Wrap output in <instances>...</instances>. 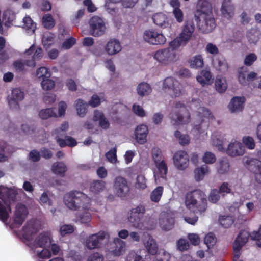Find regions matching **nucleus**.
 I'll return each mask as SVG.
<instances>
[{
	"label": "nucleus",
	"mask_w": 261,
	"mask_h": 261,
	"mask_svg": "<svg viewBox=\"0 0 261 261\" xmlns=\"http://www.w3.org/2000/svg\"><path fill=\"white\" fill-rule=\"evenodd\" d=\"M185 203L194 213L202 214L207 208V199L203 192L197 189L187 194Z\"/></svg>",
	"instance_id": "nucleus-1"
},
{
	"label": "nucleus",
	"mask_w": 261,
	"mask_h": 261,
	"mask_svg": "<svg viewBox=\"0 0 261 261\" xmlns=\"http://www.w3.org/2000/svg\"><path fill=\"white\" fill-rule=\"evenodd\" d=\"M64 201L69 209L74 211L81 207L87 210L90 206V199L86 194L77 191H72L66 193L64 196Z\"/></svg>",
	"instance_id": "nucleus-2"
},
{
	"label": "nucleus",
	"mask_w": 261,
	"mask_h": 261,
	"mask_svg": "<svg viewBox=\"0 0 261 261\" xmlns=\"http://www.w3.org/2000/svg\"><path fill=\"white\" fill-rule=\"evenodd\" d=\"M17 193L12 189H4L2 201L0 200V220L6 222L9 217V213L11 212L10 204L14 202Z\"/></svg>",
	"instance_id": "nucleus-3"
},
{
	"label": "nucleus",
	"mask_w": 261,
	"mask_h": 261,
	"mask_svg": "<svg viewBox=\"0 0 261 261\" xmlns=\"http://www.w3.org/2000/svg\"><path fill=\"white\" fill-rule=\"evenodd\" d=\"M169 118L173 125L185 124L190 121V114L185 105L180 102L175 103V109L169 114Z\"/></svg>",
	"instance_id": "nucleus-4"
},
{
	"label": "nucleus",
	"mask_w": 261,
	"mask_h": 261,
	"mask_svg": "<svg viewBox=\"0 0 261 261\" xmlns=\"http://www.w3.org/2000/svg\"><path fill=\"white\" fill-rule=\"evenodd\" d=\"M143 38L145 42L154 45H163L166 41V38L163 34L158 32L154 29L145 30Z\"/></svg>",
	"instance_id": "nucleus-5"
},
{
	"label": "nucleus",
	"mask_w": 261,
	"mask_h": 261,
	"mask_svg": "<svg viewBox=\"0 0 261 261\" xmlns=\"http://www.w3.org/2000/svg\"><path fill=\"white\" fill-rule=\"evenodd\" d=\"M28 214V210L24 204L21 203L17 204L13 216V222L10 227L13 228L20 226L25 221Z\"/></svg>",
	"instance_id": "nucleus-6"
},
{
	"label": "nucleus",
	"mask_w": 261,
	"mask_h": 261,
	"mask_svg": "<svg viewBox=\"0 0 261 261\" xmlns=\"http://www.w3.org/2000/svg\"><path fill=\"white\" fill-rule=\"evenodd\" d=\"M198 18L199 29L203 33L211 32L216 27L215 19L212 12L202 14Z\"/></svg>",
	"instance_id": "nucleus-7"
},
{
	"label": "nucleus",
	"mask_w": 261,
	"mask_h": 261,
	"mask_svg": "<svg viewBox=\"0 0 261 261\" xmlns=\"http://www.w3.org/2000/svg\"><path fill=\"white\" fill-rule=\"evenodd\" d=\"M113 190L116 195L123 198L128 194L130 187L125 178L122 176H117L115 178L114 182Z\"/></svg>",
	"instance_id": "nucleus-8"
},
{
	"label": "nucleus",
	"mask_w": 261,
	"mask_h": 261,
	"mask_svg": "<svg viewBox=\"0 0 261 261\" xmlns=\"http://www.w3.org/2000/svg\"><path fill=\"white\" fill-rule=\"evenodd\" d=\"M90 27V34L95 37H98L105 33L106 26L105 22L100 17L93 16L89 22Z\"/></svg>",
	"instance_id": "nucleus-9"
},
{
	"label": "nucleus",
	"mask_w": 261,
	"mask_h": 261,
	"mask_svg": "<svg viewBox=\"0 0 261 261\" xmlns=\"http://www.w3.org/2000/svg\"><path fill=\"white\" fill-rule=\"evenodd\" d=\"M175 52L170 48L157 50L154 54V58L159 63L168 65L173 62L175 58Z\"/></svg>",
	"instance_id": "nucleus-10"
},
{
	"label": "nucleus",
	"mask_w": 261,
	"mask_h": 261,
	"mask_svg": "<svg viewBox=\"0 0 261 261\" xmlns=\"http://www.w3.org/2000/svg\"><path fill=\"white\" fill-rule=\"evenodd\" d=\"M250 234L245 230H241L233 243V249L234 251L233 261L239 259L241 255L240 250L242 247L248 241Z\"/></svg>",
	"instance_id": "nucleus-11"
},
{
	"label": "nucleus",
	"mask_w": 261,
	"mask_h": 261,
	"mask_svg": "<svg viewBox=\"0 0 261 261\" xmlns=\"http://www.w3.org/2000/svg\"><path fill=\"white\" fill-rule=\"evenodd\" d=\"M107 236L108 234L104 231L90 235L86 240V246L90 250L100 248L102 241Z\"/></svg>",
	"instance_id": "nucleus-12"
},
{
	"label": "nucleus",
	"mask_w": 261,
	"mask_h": 261,
	"mask_svg": "<svg viewBox=\"0 0 261 261\" xmlns=\"http://www.w3.org/2000/svg\"><path fill=\"white\" fill-rule=\"evenodd\" d=\"M163 88L171 90L172 93L171 95L173 97H178L181 94V84L172 77H168L164 80Z\"/></svg>",
	"instance_id": "nucleus-13"
},
{
	"label": "nucleus",
	"mask_w": 261,
	"mask_h": 261,
	"mask_svg": "<svg viewBox=\"0 0 261 261\" xmlns=\"http://www.w3.org/2000/svg\"><path fill=\"white\" fill-rule=\"evenodd\" d=\"M145 212V207L142 205H139L130 210L128 220L133 226L135 228H139L140 226L141 219L143 217Z\"/></svg>",
	"instance_id": "nucleus-14"
},
{
	"label": "nucleus",
	"mask_w": 261,
	"mask_h": 261,
	"mask_svg": "<svg viewBox=\"0 0 261 261\" xmlns=\"http://www.w3.org/2000/svg\"><path fill=\"white\" fill-rule=\"evenodd\" d=\"M196 113L198 119L200 120V123L195 125L194 128L197 130L198 133H202L201 127L203 123L205 122L206 123L205 126L207 127L208 125V122L206 120H208L210 118H213L214 117L211 111L205 107L199 108Z\"/></svg>",
	"instance_id": "nucleus-15"
},
{
	"label": "nucleus",
	"mask_w": 261,
	"mask_h": 261,
	"mask_svg": "<svg viewBox=\"0 0 261 261\" xmlns=\"http://www.w3.org/2000/svg\"><path fill=\"white\" fill-rule=\"evenodd\" d=\"M175 166L179 170H184L189 164V159L187 153L182 150L176 152L173 156Z\"/></svg>",
	"instance_id": "nucleus-16"
},
{
	"label": "nucleus",
	"mask_w": 261,
	"mask_h": 261,
	"mask_svg": "<svg viewBox=\"0 0 261 261\" xmlns=\"http://www.w3.org/2000/svg\"><path fill=\"white\" fill-rule=\"evenodd\" d=\"M194 30L195 25L193 21H187L184 23L179 36L187 43L191 39Z\"/></svg>",
	"instance_id": "nucleus-17"
},
{
	"label": "nucleus",
	"mask_w": 261,
	"mask_h": 261,
	"mask_svg": "<svg viewBox=\"0 0 261 261\" xmlns=\"http://www.w3.org/2000/svg\"><path fill=\"white\" fill-rule=\"evenodd\" d=\"M22 237L27 241L33 239V235L38 232V228L35 222L32 220L28 221L22 228Z\"/></svg>",
	"instance_id": "nucleus-18"
},
{
	"label": "nucleus",
	"mask_w": 261,
	"mask_h": 261,
	"mask_svg": "<svg viewBox=\"0 0 261 261\" xmlns=\"http://www.w3.org/2000/svg\"><path fill=\"white\" fill-rule=\"evenodd\" d=\"M245 150V147L241 143L234 142L229 144L226 152L229 156L234 157L243 155Z\"/></svg>",
	"instance_id": "nucleus-19"
},
{
	"label": "nucleus",
	"mask_w": 261,
	"mask_h": 261,
	"mask_svg": "<svg viewBox=\"0 0 261 261\" xmlns=\"http://www.w3.org/2000/svg\"><path fill=\"white\" fill-rule=\"evenodd\" d=\"M243 162L248 169L254 174L261 170V161L247 156H244Z\"/></svg>",
	"instance_id": "nucleus-20"
},
{
	"label": "nucleus",
	"mask_w": 261,
	"mask_h": 261,
	"mask_svg": "<svg viewBox=\"0 0 261 261\" xmlns=\"http://www.w3.org/2000/svg\"><path fill=\"white\" fill-rule=\"evenodd\" d=\"M93 120L98 122L99 126L103 129H108L110 126V122L106 117L104 113L98 110L94 111Z\"/></svg>",
	"instance_id": "nucleus-21"
},
{
	"label": "nucleus",
	"mask_w": 261,
	"mask_h": 261,
	"mask_svg": "<svg viewBox=\"0 0 261 261\" xmlns=\"http://www.w3.org/2000/svg\"><path fill=\"white\" fill-rule=\"evenodd\" d=\"M148 133V127L146 125L142 124L138 126L135 131V139L140 144H144L147 141V135Z\"/></svg>",
	"instance_id": "nucleus-22"
},
{
	"label": "nucleus",
	"mask_w": 261,
	"mask_h": 261,
	"mask_svg": "<svg viewBox=\"0 0 261 261\" xmlns=\"http://www.w3.org/2000/svg\"><path fill=\"white\" fill-rule=\"evenodd\" d=\"M24 93L19 88H15L12 90L11 96L8 102L10 107H19L18 102L24 98Z\"/></svg>",
	"instance_id": "nucleus-23"
},
{
	"label": "nucleus",
	"mask_w": 261,
	"mask_h": 261,
	"mask_svg": "<svg viewBox=\"0 0 261 261\" xmlns=\"http://www.w3.org/2000/svg\"><path fill=\"white\" fill-rule=\"evenodd\" d=\"M51 242L49 233L47 232H43L36 237L34 241L33 246L35 248L44 247L50 245Z\"/></svg>",
	"instance_id": "nucleus-24"
},
{
	"label": "nucleus",
	"mask_w": 261,
	"mask_h": 261,
	"mask_svg": "<svg viewBox=\"0 0 261 261\" xmlns=\"http://www.w3.org/2000/svg\"><path fill=\"white\" fill-rule=\"evenodd\" d=\"M234 7L230 0H224L221 6V12L222 16L228 19H231L234 15Z\"/></svg>",
	"instance_id": "nucleus-25"
},
{
	"label": "nucleus",
	"mask_w": 261,
	"mask_h": 261,
	"mask_svg": "<svg viewBox=\"0 0 261 261\" xmlns=\"http://www.w3.org/2000/svg\"><path fill=\"white\" fill-rule=\"evenodd\" d=\"M244 97L236 96L232 98L229 105V109L231 112L242 111L244 108V103L245 102Z\"/></svg>",
	"instance_id": "nucleus-26"
},
{
	"label": "nucleus",
	"mask_w": 261,
	"mask_h": 261,
	"mask_svg": "<svg viewBox=\"0 0 261 261\" xmlns=\"http://www.w3.org/2000/svg\"><path fill=\"white\" fill-rule=\"evenodd\" d=\"M105 49L110 55H113L119 53L121 50V46L119 41L116 39H112L107 43Z\"/></svg>",
	"instance_id": "nucleus-27"
},
{
	"label": "nucleus",
	"mask_w": 261,
	"mask_h": 261,
	"mask_svg": "<svg viewBox=\"0 0 261 261\" xmlns=\"http://www.w3.org/2000/svg\"><path fill=\"white\" fill-rule=\"evenodd\" d=\"M152 18L154 24L162 28H166L169 25L167 16L162 13L155 14Z\"/></svg>",
	"instance_id": "nucleus-28"
},
{
	"label": "nucleus",
	"mask_w": 261,
	"mask_h": 261,
	"mask_svg": "<svg viewBox=\"0 0 261 261\" xmlns=\"http://www.w3.org/2000/svg\"><path fill=\"white\" fill-rule=\"evenodd\" d=\"M174 223V218L169 215H166L160 219V226L165 230H171L173 228Z\"/></svg>",
	"instance_id": "nucleus-29"
},
{
	"label": "nucleus",
	"mask_w": 261,
	"mask_h": 261,
	"mask_svg": "<svg viewBox=\"0 0 261 261\" xmlns=\"http://www.w3.org/2000/svg\"><path fill=\"white\" fill-rule=\"evenodd\" d=\"M114 249L113 250V253L115 256H119L122 254L125 251L126 245L124 241L120 239L116 238L114 240Z\"/></svg>",
	"instance_id": "nucleus-30"
},
{
	"label": "nucleus",
	"mask_w": 261,
	"mask_h": 261,
	"mask_svg": "<svg viewBox=\"0 0 261 261\" xmlns=\"http://www.w3.org/2000/svg\"><path fill=\"white\" fill-rule=\"evenodd\" d=\"M197 81L204 86L211 84L213 82L212 75L210 71L203 70L200 72V75L197 76Z\"/></svg>",
	"instance_id": "nucleus-31"
},
{
	"label": "nucleus",
	"mask_w": 261,
	"mask_h": 261,
	"mask_svg": "<svg viewBox=\"0 0 261 261\" xmlns=\"http://www.w3.org/2000/svg\"><path fill=\"white\" fill-rule=\"evenodd\" d=\"M57 142L61 147H64L66 146L72 147L77 145L76 140L71 136H65V139L58 137L56 139Z\"/></svg>",
	"instance_id": "nucleus-32"
},
{
	"label": "nucleus",
	"mask_w": 261,
	"mask_h": 261,
	"mask_svg": "<svg viewBox=\"0 0 261 261\" xmlns=\"http://www.w3.org/2000/svg\"><path fill=\"white\" fill-rule=\"evenodd\" d=\"M67 170V168L66 165L61 162H57L54 163L51 167V170L53 172L61 177L64 176Z\"/></svg>",
	"instance_id": "nucleus-33"
},
{
	"label": "nucleus",
	"mask_w": 261,
	"mask_h": 261,
	"mask_svg": "<svg viewBox=\"0 0 261 261\" xmlns=\"http://www.w3.org/2000/svg\"><path fill=\"white\" fill-rule=\"evenodd\" d=\"M145 248L148 253L151 255H155L158 251V246L154 239L151 236L148 237V240L144 243Z\"/></svg>",
	"instance_id": "nucleus-34"
},
{
	"label": "nucleus",
	"mask_w": 261,
	"mask_h": 261,
	"mask_svg": "<svg viewBox=\"0 0 261 261\" xmlns=\"http://www.w3.org/2000/svg\"><path fill=\"white\" fill-rule=\"evenodd\" d=\"M32 60H25V64L29 67H34L36 66V61L40 60L43 57V50L41 47L35 48Z\"/></svg>",
	"instance_id": "nucleus-35"
},
{
	"label": "nucleus",
	"mask_w": 261,
	"mask_h": 261,
	"mask_svg": "<svg viewBox=\"0 0 261 261\" xmlns=\"http://www.w3.org/2000/svg\"><path fill=\"white\" fill-rule=\"evenodd\" d=\"M260 36L261 32L257 29L252 28L247 33V38L250 43L256 44L259 41Z\"/></svg>",
	"instance_id": "nucleus-36"
},
{
	"label": "nucleus",
	"mask_w": 261,
	"mask_h": 261,
	"mask_svg": "<svg viewBox=\"0 0 261 261\" xmlns=\"http://www.w3.org/2000/svg\"><path fill=\"white\" fill-rule=\"evenodd\" d=\"M106 187V182L102 180L93 181L90 185V191L94 194H98L102 191Z\"/></svg>",
	"instance_id": "nucleus-37"
},
{
	"label": "nucleus",
	"mask_w": 261,
	"mask_h": 261,
	"mask_svg": "<svg viewBox=\"0 0 261 261\" xmlns=\"http://www.w3.org/2000/svg\"><path fill=\"white\" fill-rule=\"evenodd\" d=\"M197 11L199 12V16L200 15L205 13H211V7L208 2L205 0H199L197 3Z\"/></svg>",
	"instance_id": "nucleus-38"
},
{
	"label": "nucleus",
	"mask_w": 261,
	"mask_h": 261,
	"mask_svg": "<svg viewBox=\"0 0 261 261\" xmlns=\"http://www.w3.org/2000/svg\"><path fill=\"white\" fill-rule=\"evenodd\" d=\"M208 172V167L206 165H203L200 168H197L194 170L195 178L196 181H199L202 180L206 173Z\"/></svg>",
	"instance_id": "nucleus-39"
},
{
	"label": "nucleus",
	"mask_w": 261,
	"mask_h": 261,
	"mask_svg": "<svg viewBox=\"0 0 261 261\" xmlns=\"http://www.w3.org/2000/svg\"><path fill=\"white\" fill-rule=\"evenodd\" d=\"M76 109L78 115L84 117L87 111V104L81 99H78L76 101Z\"/></svg>",
	"instance_id": "nucleus-40"
},
{
	"label": "nucleus",
	"mask_w": 261,
	"mask_h": 261,
	"mask_svg": "<svg viewBox=\"0 0 261 261\" xmlns=\"http://www.w3.org/2000/svg\"><path fill=\"white\" fill-rule=\"evenodd\" d=\"M42 22L43 27L47 29H51L55 25V21L50 14L43 15L42 18Z\"/></svg>",
	"instance_id": "nucleus-41"
},
{
	"label": "nucleus",
	"mask_w": 261,
	"mask_h": 261,
	"mask_svg": "<svg viewBox=\"0 0 261 261\" xmlns=\"http://www.w3.org/2000/svg\"><path fill=\"white\" fill-rule=\"evenodd\" d=\"M190 67L193 68H201L203 64V59L201 55H198L193 57L189 62Z\"/></svg>",
	"instance_id": "nucleus-42"
},
{
	"label": "nucleus",
	"mask_w": 261,
	"mask_h": 261,
	"mask_svg": "<svg viewBox=\"0 0 261 261\" xmlns=\"http://www.w3.org/2000/svg\"><path fill=\"white\" fill-rule=\"evenodd\" d=\"M151 92L150 86L146 83L139 84L137 87V92L141 96L147 95Z\"/></svg>",
	"instance_id": "nucleus-43"
},
{
	"label": "nucleus",
	"mask_w": 261,
	"mask_h": 261,
	"mask_svg": "<svg viewBox=\"0 0 261 261\" xmlns=\"http://www.w3.org/2000/svg\"><path fill=\"white\" fill-rule=\"evenodd\" d=\"M220 224L224 228L230 227L234 223V219L230 216H221L219 218Z\"/></svg>",
	"instance_id": "nucleus-44"
},
{
	"label": "nucleus",
	"mask_w": 261,
	"mask_h": 261,
	"mask_svg": "<svg viewBox=\"0 0 261 261\" xmlns=\"http://www.w3.org/2000/svg\"><path fill=\"white\" fill-rule=\"evenodd\" d=\"M216 90L219 93H224L227 88L226 81L224 79L217 77L215 82Z\"/></svg>",
	"instance_id": "nucleus-45"
},
{
	"label": "nucleus",
	"mask_w": 261,
	"mask_h": 261,
	"mask_svg": "<svg viewBox=\"0 0 261 261\" xmlns=\"http://www.w3.org/2000/svg\"><path fill=\"white\" fill-rule=\"evenodd\" d=\"M9 146L8 143L2 139H0V162H4L8 160V157L6 155V151Z\"/></svg>",
	"instance_id": "nucleus-46"
},
{
	"label": "nucleus",
	"mask_w": 261,
	"mask_h": 261,
	"mask_svg": "<svg viewBox=\"0 0 261 261\" xmlns=\"http://www.w3.org/2000/svg\"><path fill=\"white\" fill-rule=\"evenodd\" d=\"M164 188L162 186H158L155 188L150 194V199L151 201L158 202L162 197L163 193Z\"/></svg>",
	"instance_id": "nucleus-47"
},
{
	"label": "nucleus",
	"mask_w": 261,
	"mask_h": 261,
	"mask_svg": "<svg viewBox=\"0 0 261 261\" xmlns=\"http://www.w3.org/2000/svg\"><path fill=\"white\" fill-rule=\"evenodd\" d=\"M174 136L179 139V143L182 145H186L189 144L190 143V137L188 135H182L180 132L178 130H176L174 132Z\"/></svg>",
	"instance_id": "nucleus-48"
},
{
	"label": "nucleus",
	"mask_w": 261,
	"mask_h": 261,
	"mask_svg": "<svg viewBox=\"0 0 261 261\" xmlns=\"http://www.w3.org/2000/svg\"><path fill=\"white\" fill-rule=\"evenodd\" d=\"M214 65L217 70L225 72L228 69V66L225 60H216L214 62Z\"/></svg>",
	"instance_id": "nucleus-49"
},
{
	"label": "nucleus",
	"mask_w": 261,
	"mask_h": 261,
	"mask_svg": "<svg viewBox=\"0 0 261 261\" xmlns=\"http://www.w3.org/2000/svg\"><path fill=\"white\" fill-rule=\"evenodd\" d=\"M68 123L67 122H64L59 128L55 129L53 134L56 135V139L64 135L65 132L68 129Z\"/></svg>",
	"instance_id": "nucleus-50"
},
{
	"label": "nucleus",
	"mask_w": 261,
	"mask_h": 261,
	"mask_svg": "<svg viewBox=\"0 0 261 261\" xmlns=\"http://www.w3.org/2000/svg\"><path fill=\"white\" fill-rule=\"evenodd\" d=\"M229 163L227 160L223 159L219 162V167L218 168V172L219 174H223L228 172L229 170Z\"/></svg>",
	"instance_id": "nucleus-51"
},
{
	"label": "nucleus",
	"mask_w": 261,
	"mask_h": 261,
	"mask_svg": "<svg viewBox=\"0 0 261 261\" xmlns=\"http://www.w3.org/2000/svg\"><path fill=\"white\" fill-rule=\"evenodd\" d=\"M39 115L42 119H47L49 117L56 116V114L53 108H47L41 110Z\"/></svg>",
	"instance_id": "nucleus-52"
},
{
	"label": "nucleus",
	"mask_w": 261,
	"mask_h": 261,
	"mask_svg": "<svg viewBox=\"0 0 261 261\" xmlns=\"http://www.w3.org/2000/svg\"><path fill=\"white\" fill-rule=\"evenodd\" d=\"M155 166L158 168L160 177L163 178H165L168 172L167 166L165 161H162L155 164Z\"/></svg>",
	"instance_id": "nucleus-53"
},
{
	"label": "nucleus",
	"mask_w": 261,
	"mask_h": 261,
	"mask_svg": "<svg viewBox=\"0 0 261 261\" xmlns=\"http://www.w3.org/2000/svg\"><path fill=\"white\" fill-rule=\"evenodd\" d=\"M36 76L38 78H42V80L45 78H50L51 73L49 69L45 67L39 68L36 71Z\"/></svg>",
	"instance_id": "nucleus-54"
},
{
	"label": "nucleus",
	"mask_w": 261,
	"mask_h": 261,
	"mask_svg": "<svg viewBox=\"0 0 261 261\" xmlns=\"http://www.w3.org/2000/svg\"><path fill=\"white\" fill-rule=\"evenodd\" d=\"M126 261H146L141 255L140 252L132 251L129 252Z\"/></svg>",
	"instance_id": "nucleus-55"
},
{
	"label": "nucleus",
	"mask_w": 261,
	"mask_h": 261,
	"mask_svg": "<svg viewBox=\"0 0 261 261\" xmlns=\"http://www.w3.org/2000/svg\"><path fill=\"white\" fill-rule=\"evenodd\" d=\"M204 242L207 248L210 249L215 244L216 238L213 233L210 232L205 236Z\"/></svg>",
	"instance_id": "nucleus-56"
},
{
	"label": "nucleus",
	"mask_w": 261,
	"mask_h": 261,
	"mask_svg": "<svg viewBox=\"0 0 261 261\" xmlns=\"http://www.w3.org/2000/svg\"><path fill=\"white\" fill-rule=\"evenodd\" d=\"M218 190L223 197L228 194L231 193L232 192L230 186L227 182H223L220 186Z\"/></svg>",
	"instance_id": "nucleus-57"
},
{
	"label": "nucleus",
	"mask_w": 261,
	"mask_h": 261,
	"mask_svg": "<svg viewBox=\"0 0 261 261\" xmlns=\"http://www.w3.org/2000/svg\"><path fill=\"white\" fill-rule=\"evenodd\" d=\"M187 43L183 41L179 36H178L170 42L169 48H170L171 49H173V51H175V49L181 45H185Z\"/></svg>",
	"instance_id": "nucleus-58"
},
{
	"label": "nucleus",
	"mask_w": 261,
	"mask_h": 261,
	"mask_svg": "<svg viewBox=\"0 0 261 261\" xmlns=\"http://www.w3.org/2000/svg\"><path fill=\"white\" fill-rule=\"evenodd\" d=\"M152 156L155 164L164 161L161 150L158 148H154L152 150Z\"/></svg>",
	"instance_id": "nucleus-59"
},
{
	"label": "nucleus",
	"mask_w": 261,
	"mask_h": 261,
	"mask_svg": "<svg viewBox=\"0 0 261 261\" xmlns=\"http://www.w3.org/2000/svg\"><path fill=\"white\" fill-rule=\"evenodd\" d=\"M41 85L43 89L49 90L55 87V82L49 78H45L42 81Z\"/></svg>",
	"instance_id": "nucleus-60"
},
{
	"label": "nucleus",
	"mask_w": 261,
	"mask_h": 261,
	"mask_svg": "<svg viewBox=\"0 0 261 261\" xmlns=\"http://www.w3.org/2000/svg\"><path fill=\"white\" fill-rule=\"evenodd\" d=\"M77 219L81 223L86 224L90 222L91 216L89 212L85 211L79 214L77 217Z\"/></svg>",
	"instance_id": "nucleus-61"
},
{
	"label": "nucleus",
	"mask_w": 261,
	"mask_h": 261,
	"mask_svg": "<svg viewBox=\"0 0 261 261\" xmlns=\"http://www.w3.org/2000/svg\"><path fill=\"white\" fill-rule=\"evenodd\" d=\"M220 195L221 194L217 189L212 190L208 196L209 201L214 203H217L220 199Z\"/></svg>",
	"instance_id": "nucleus-62"
},
{
	"label": "nucleus",
	"mask_w": 261,
	"mask_h": 261,
	"mask_svg": "<svg viewBox=\"0 0 261 261\" xmlns=\"http://www.w3.org/2000/svg\"><path fill=\"white\" fill-rule=\"evenodd\" d=\"M116 148L114 147L110 149L106 153V157L111 163H115L117 161Z\"/></svg>",
	"instance_id": "nucleus-63"
},
{
	"label": "nucleus",
	"mask_w": 261,
	"mask_h": 261,
	"mask_svg": "<svg viewBox=\"0 0 261 261\" xmlns=\"http://www.w3.org/2000/svg\"><path fill=\"white\" fill-rule=\"evenodd\" d=\"M216 160L215 154L211 152H206L203 156V161L206 164H213Z\"/></svg>",
	"instance_id": "nucleus-64"
}]
</instances>
